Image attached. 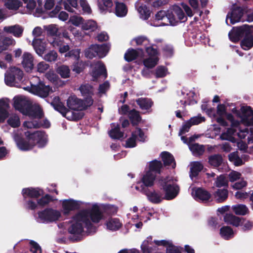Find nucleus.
Instances as JSON below:
<instances>
[{
    "label": "nucleus",
    "instance_id": "1",
    "mask_svg": "<svg viewBox=\"0 0 253 253\" xmlns=\"http://www.w3.org/2000/svg\"><path fill=\"white\" fill-rule=\"evenodd\" d=\"M75 217L83 220L88 232H94L95 227L91 222L97 223L102 219L103 215L98 206L93 205L90 210H83L75 214Z\"/></svg>",
    "mask_w": 253,
    "mask_h": 253
},
{
    "label": "nucleus",
    "instance_id": "2",
    "mask_svg": "<svg viewBox=\"0 0 253 253\" xmlns=\"http://www.w3.org/2000/svg\"><path fill=\"white\" fill-rule=\"evenodd\" d=\"M13 107L23 115L33 119H41L44 114L42 108L39 106H32L27 101L20 96L14 97Z\"/></svg>",
    "mask_w": 253,
    "mask_h": 253
},
{
    "label": "nucleus",
    "instance_id": "3",
    "mask_svg": "<svg viewBox=\"0 0 253 253\" xmlns=\"http://www.w3.org/2000/svg\"><path fill=\"white\" fill-rule=\"evenodd\" d=\"M157 185L158 187L164 192L165 200L169 201L173 200L179 193V186L168 176L161 177L159 178Z\"/></svg>",
    "mask_w": 253,
    "mask_h": 253
},
{
    "label": "nucleus",
    "instance_id": "4",
    "mask_svg": "<svg viewBox=\"0 0 253 253\" xmlns=\"http://www.w3.org/2000/svg\"><path fill=\"white\" fill-rule=\"evenodd\" d=\"M25 135L26 138L30 141L34 147L37 144L39 147L42 148L46 143L45 133L44 131H35L31 132V131H27L25 132Z\"/></svg>",
    "mask_w": 253,
    "mask_h": 253
},
{
    "label": "nucleus",
    "instance_id": "5",
    "mask_svg": "<svg viewBox=\"0 0 253 253\" xmlns=\"http://www.w3.org/2000/svg\"><path fill=\"white\" fill-rule=\"evenodd\" d=\"M23 77V72L20 69L13 67L9 72L5 75V83L8 86H13L15 84L20 82Z\"/></svg>",
    "mask_w": 253,
    "mask_h": 253
},
{
    "label": "nucleus",
    "instance_id": "6",
    "mask_svg": "<svg viewBox=\"0 0 253 253\" xmlns=\"http://www.w3.org/2000/svg\"><path fill=\"white\" fill-rule=\"evenodd\" d=\"M39 218L43 222L46 223L57 221L61 216L60 212L52 208H46L38 212Z\"/></svg>",
    "mask_w": 253,
    "mask_h": 253
},
{
    "label": "nucleus",
    "instance_id": "7",
    "mask_svg": "<svg viewBox=\"0 0 253 253\" xmlns=\"http://www.w3.org/2000/svg\"><path fill=\"white\" fill-rule=\"evenodd\" d=\"M31 89L33 94L42 98H45L48 96L51 87L49 85H45L43 82L40 81L37 84L32 85Z\"/></svg>",
    "mask_w": 253,
    "mask_h": 253
},
{
    "label": "nucleus",
    "instance_id": "8",
    "mask_svg": "<svg viewBox=\"0 0 253 253\" xmlns=\"http://www.w3.org/2000/svg\"><path fill=\"white\" fill-rule=\"evenodd\" d=\"M142 193L145 195L148 200L154 204H160L163 200H165L163 194L160 191H156L154 189H150L149 188L144 189Z\"/></svg>",
    "mask_w": 253,
    "mask_h": 253
},
{
    "label": "nucleus",
    "instance_id": "9",
    "mask_svg": "<svg viewBox=\"0 0 253 253\" xmlns=\"http://www.w3.org/2000/svg\"><path fill=\"white\" fill-rule=\"evenodd\" d=\"M144 56V51L142 48L133 49L129 48L124 55V59L128 62H131L138 58H143Z\"/></svg>",
    "mask_w": 253,
    "mask_h": 253
},
{
    "label": "nucleus",
    "instance_id": "10",
    "mask_svg": "<svg viewBox=\"0 0 253 253\" xmlns=\"http://www.w3.org/2000/svg\"><path fill=\"white\" fill-rule=\"evenodd\" d=\"M156 177V175L150 171H148L143 175L141 179L142 184L140 187L141 193L143 192L144 189L149 188L154 185Z\"/></svg>",
    "mask_w": 253,
    "mask_h": 253
},
{
    "label": "nucleus",
    "instance_id": "11",
    "mask_svg": "<svg viewBox=\"0 0 253 253\" xmlns=\"http://www.w3.org/2000/svg\"><path fill=\"white\" fill-rule=\"evenodd\" d=\"M43 191L38 187L25 188H23L22 191V194L24 200H25L27 197L37 199L41 196L43 195Z\"/></svg>",
    "mask_w": 253,
    "mask_h": 253
},
{
    "label": "nucleus",
    "instance_id": "12",
    "mask_svg": "<svg viewBox=\"0 0 253 253\" xmlns=\"http://www.w3.org/2000/svg\"><path fill=\"white\" fill-rule=\"evenodd\" d=\"M74 221L68 228V232L73 235H81L84 232V227L83 226V220L76 218L75 215L72 217Z\"/></svg>",
    "mask_w": 253,
    "mask_h": 253
},
{
    "label": "nucleus",
    "instance_id": "13",
    "mask_svg": "<svg viewBox=\"0 0 253 253\" xmlns=\"http://www.w3.org/2000/svg\"><path fill=\"white\" fill-rule=\"evenodd\" d=\"M63 214L67 215L71 211L78 210L80 208V204L77 201L73 199L65 200L62 202Z\"/></svg>",
    "mask_w": 253,
    "mask_h": 253
},
{
    "label": "nucleus",
    "instance_id": "14",
    "mask_svg": "<svg viewBox=\"0 0 253 253\" xmlns=\"http://www.w3.org/2000/svg\"><path fill=\"white\" fill-rule=\"evenodd\" d=\"M193 194L196 201L200 200L204 203L209 202L211 197V195L209 191L201 187L196 188L193 192Z\"/></svg>",
    "mask_w": 253,
    "mask_h": 253
},
{
    "label": "nucleus",
    "instance_id": "15",
    "mask_svg": "<svg viewBox=\"0 0 253 253\" xmlns=\"http://www.w3.org/2000/svg\"><path fill=\"white\" fill-rule=\"evenodd\" d=\"M244 9L240 6L234 7L231 12H229L226 16V19L229 18L230 23L234 24L240 21L241 18L244 14Z\"/></svg>",
    "mask_w": 253,
    "mask_h": 253
},
{
    "label": "nucleus",
    "instance_id": "16",
    "mask_svg": "<svg viewBox=\"0 0 253 253\" xmlns=\"http://www.w3.org/2000/svg\"><path fill=\"white\" fill-rule=\"evenodd\" d=\"M15 141L17 147L21 151H28L34 148L33 145L27 138L25 139L20 136H16L15 137Z\"/></svg>",
    "mask_w": 253,
    "mask_h": 253
},
{
    "label": "nucleus",
    "instance_id": "17",
    "mask_svg": "<svg viewBox=\"0 0 253 253\" xmlns=\"http://www.w3.org/2000/svg\"><path fill=\"white\" fill-rule=\"evenodd\" d=\"M50 105L54 110L59 112L63 117L66 118V114L69 111L61 101L59 96H55L50 103Z\"/></svg>",
    "mask_w": 253,
    "mask_h": 253
},
{
    "label": "nucleus",
    "instance_id": "18",
    "mask_svg": "<svg viewBox=\"0 0 253 253\" xmlns=\"http://www.w3.org/2000/svg\"><path fill=\"white\" fill-rule=\"evenodd\" d=\"M83 100L77 98L76 96H70L67 101L68 107L73 110H82Z\"/></svg>",
    "mask_w": 253,
    "mask_h": 253
},
{
    "label": "nucleus",
    "instance_id": "19",
    "mask_svg": "<svg viewBox=\"0 0 253 253\" xmlns=\"http://www.w3.org/2000/svg\"><path fill=\"white\" fill-rule=\"evenodd\" d=\"M22 58V64L26 71H32L34 68V58L32 54L28 52H25L23 54Z\"/></svg>",
    "mask_w": 253,
    "mask_h": 253
},
{
    "label": "nucleus",
    "instance_id": "20",
    "mask_svg": "<svg viewBox=\"0 0 253 253\" xmlns=\"http://www.w3.org/2000/svg\"><path fill=\"white\" fill-rule=\"evenodd\" d=\"M101 76H103L106 78L107 76V73L105 65L101 61H99V65L92 71L93 81H96Z\"/></svg>",
    "mask_w": 253,
    "mask_h": 253
},
{
    "label": "nucleus",
    "instance_id": "21",
    "mask_svg": "<svg viewBox=\"0 0 253 253\" xmlns=\"http://www.w3.org/2000/svg\"><path fill=\"white\" fill-rule=\"evenodd\" d=\"M161 156L164 166L172 165V168H175L176 163L173 156L171 153L167 151H164L161 153Z\"/></svg>",
    "mask_w": 253,
    "mask_h": 253
},
{
    "label": "nucleus",
    "instance_id": "22",
    "mask_svg": "<svg viewBox=\"0 0 253 253\" xmlns=\"http://www.w3.org/2000/svg\"><path fill=\"white\" fill-rule=\"evenodd\" d=\"M242 220L244 221L245 218L236 216L231 213H226L224 216V221L225 223L236 227L240 225Z\"/></svg>",
    "mask_w": 253,
    "mask_h": 253
},
{
    "label": "nucleus",
    "instance_id": "23",
    "mask_svg": "<svg viewBox=\"0 0 253 253\" xmlns=\"http://www.w3.org/2000/svg\"><path fill=\"white\" fill-rule=\"evenodd\" d=\"M240 40L243 38L246 37L253 32V27L247 24L243 25L242 26L237 27L235 30Z\"/></svg>",
    "mask_w": 253,
    "mask_h": 253
},
{
    "label": "nucleus",
    "instance_id": "24",
    "mask_svg": "<svg viewBox=\"0 0 253 253\" xmlns=\"http://www.w3.org/2000/svg\"><path fill=\"white\" fill-rule=\"evenodd\" d=\"M128 117L133 126H137L142 121V117L140 115V112L135 109L130 111Z\"/></svg>",
    "mask_w": 253,
    "mask_h": 253
},
{
    "label": "nucleus",
    "instance_id": "25",
    "mask_svg": "<svg viewBox=\"0 0 253 253\" xmlns=\"http://www.w3.org/2000/svg\"><path fill=\"white\" fill-rule=\"evenodd\" d=\"M3 31L7 33L12 34L16 37L19 38L22 35L23 29L19 25H15L14 26L4 27Z\"/></svg>",
    "mask_w": 253,
    "mask_h": 253
},
{
    "label": "nucleus",
    "instance_id": "26",
    "mask_svg": "<svg viewBox=\"0 0 253 253\" xmlns=\"http://www.w3.org/2000/svg\"><path fill=\"white\" fill-rule=\"evenodd\" d=\"M137 104L140 109L142 110H149L153 105V102L151 99L148 98L140 97L136 100Z\"/></svg>",
    "mask_w": 253,
    "mask_h": 253
},
{
    "label": "nucleus",
    "instance_id": "27",
    "mask_svg": "<svg viewBox=\"0 0 253 253\" xmlns=\"http://www.w3.org/2000/svg\"><path fill=\"white\" fill-rule=\"evenodd\" d=\"M112 129L109 131L110 136L114 139H119L124 136V133L120 130V126L119 124L115 123L111 124Z\"/></svg>",
    "mask_w": 253,
    "mask_h": 253
},
{
    "label": "nucleus",
    "instance_id": "28",
    "mask_svg": "<svg viewBox=\"0 0 253 253\" xmlns=\"http://www.w3.org/2000/svg\"><path fill=\"white\" fill-rule=\"evenodd\" d=\"M213 196L217 203H223L228 197V191L226 189H218L214 192Z\"/></svg>",
    "mask_w": 253,
    "mask_h": 253
},
{
    "label": "nucleus",
    "instance_id": "29",
    "mask_svg": "<svg viewBox=\"0 0 253 253\" xmlns=\"http://www.w3.org/2000/svg\"><path fill=\"white\" fill-rule=\"evenodd\" d=\"M128 9L125 3L116 1L115 2V14L119 17H123L126 15Z\"/></svg>",
    "mask_w": 253,
    "mask_h": 253
},
{
    "label": "nucleus",
    "instance_id": "30",
    "mask_svg": "<svg viewBox=\"0 0 253 253\" xmlns=\"http://www.w3.org/2000/svg\"><path fill=\"white\" fill-rule=\"evenodd\" d=\"M223 158L221 155L213 154L209 156L208 162L209 164L214 168H217L220 166L223 163Z\"/></svg>",
    "mask_w": 253,
    "mask_h": 253
},
{
    "label": "nucleus",
    "instance_id": "31",
    "mask_svg": "<svg viewBox=\"0 0 253 253\" xmlns=\"http://www.w3.org/2000/svg\"><path fill=\"white\" fill-rule=\"evenodd\" d=\"M94 49L97 52V56L100 58L104 57L109 50V46L106 43L102 44H93Z\"/></svg>",
    "mask_w": 253,
    "mask_h": 253
},
{
    "label": "nucleus",
    "instance_id": "32",
    "mask_svg": "<svg viewBox=\"0 0 253 253\" xmlns=\"http://www.w3.org/2000/svg\"><path fill=\"white\" fill-rule=\"evenodd\" d=\"M204 166L200 162H194L192 163L190 171V177L191 178L197 177L200 171L203 169Z\"/></svg>",
    "mask_w": 253,
    "mask_h": 253
},
{
    "label": "nucleus",
    "instance_id": "33",
    "mask_svg": "<svg viewBox=\"0 0 253 253\" xmlns=\"http://www.w3.org/2000/svg\"><path fill=\"white\" fill-rule=\"evenodd\" d=\"M189 149L195 156H201L205 151V148L203 145L196 143L189 145Z\"/></svg>",
    "mask_w": 253,
    "mask_h": 253
},
{
    "label": "nucleus",
    "instance_id": "34",
    "mask_svg": "<svg viewBox=\"0 0 253 253\" xmlns=\"http://www.w3.org/2000/svg\"><path fill=\"white\" fill-rule=\"evenodd\" d=\"M241 46L244 50H249L253 46V37L252 34L243 38L241 42Z\"/></svg>",
    "mask_w": 253,
    "mask_h": 253
},
{
    "label": "nucleus",
    "instance_id": "35",
    "mask_svg": "<svg viewBox=\"0 0 253 253\" xmlns=\"http://www.w3.org/2000/svg\"><path fill=\"white\" fill-rule=\"evenodd\" d=\"M163 166V164L160 161L153 160L150 163L149 171H152L153 173L155 172L156 173L160 174Z\"/></svg>",
    "mask_w": 253,
    "mask_h": 253
},
{
    "label": "nucleus",
    "instance_id": "36",
    "mask_svg": "<svg viewBox=\"0 0 253 253\" xmlns=\"http://www.w3.org/2000/svg\"><path fill=\"white\" fill-rule=\"evenodd\" d=\"M79 90L84 97L92 96L93 94V87L88 84H82L79 87Z\"/></svg>",
    "mask_w": 253,
    "mask_h": 253
},
{
    "label": "nucleus",
    "instance_id": "37",
    "mask_svg": "<svg viewBox=\"0 0 253 253\" xmlns=\"http://www.w3.org/2000/svg\"><path fill=\"white\" fill-rule=\"evenodd\" d=\"M232 209L237 215H245L249 211L247 206L243 204L234 205L232 207Z\"/></svg>",
    "mask_w": 253,
    "mask_h": 253
},
{
    "label": "nucleus",
    "instance_id": "38",
    "mask_svg": "<svg viewBox=\"0 0 253 253\" xmlns=\"http://www.w3.org/2000/svg\"><path fill=\"white\" fill-rule=\"evenodd\" d=\"M82 28L84 30H90L91 32L95 31L97 28V23L93 20L84 21Z\"/></svg>",
    "mask_w": 253,
    "mask_h": 253
},
{
    "label": "nucleus",
    "instance_id": "39",
    "mask_svg": "<svg viewBox=\"0 0 253 253\" xmlns=\"http://www.w3.org/2000/svg\"><path fill=\"white\" fill-rule=\"evenodd\" d=\"M107 228L112 231H116L122 226V224L118 218H111L107 223Z\"/></svg>",
    "mask_w": 253,
    "mask_h": 253
},
{
    "label": "nucleus",
    "instance_id": "40",
    "mask_svg": "<svg viewBox=\"0 0 253 253\" xmlns=\"http://www.w3.org/2000/svg\"><path fill=\"white\" fill-rule=\"evenodd\" d=\"M174 5L172 8L167 11V18L171 25L174 26L177 24V19L176 18V13H174Z\"/></svg>",
    "mask_w": 253,
    "mask_h": 253
},
{
    "label": "nucleus",
    "instance_id": "41",
    "mask_svg": "<svg viewBox=\"0 0 253 253\" xmlns=\"http://www.w3.org/2000/svg\"><path fill=\"white\" fill-rule=\"evenodd\" d=\"M138 11L140 14V18L144 20H148L150 17L151 11L145 5L140 6L138 8Z\"/></svg>",
    "mask_w": 253,
    "mask_h": 253
},
{
    "label": "nucleus",
    "instance_id": "42",
    "mask_svg": "<svg viewBox=\"0 0 253 253\" xmlns=\"http://www.w3.org/2000/svg\"><path fill=\"white\" fill-rule=\"evenodd\" d=\"M56 72L62 78L66 79L70 77V70L66 65H63L59 66Z\"/></svg>",
    "mask_w": 253,
    "mask_h": 253
},
{
    "label": "nucleus",
    "instance_id": "43",
    "mask_svg": "<svg viewBox=\"0 0 253 253\" xmlns=\"http://www.w3.org/2000/svg\"><path fill=\"white\" fill-rule=\"evenodd\" d=\"M54 201L53 197L49 194H46L42 196L37 201V204L41 207H43L47 205L51 202Z\"/></svg>",
    "mask_w": 253,
    "mask_h": 253
},
{
    "label": "nucleus",
    "instance_id": "44",
    "mask_svg": "<svg viewBox=\"0 0 253 253\" xmlns=\"http://www.w3.org/2000/svg\"><path fill=\"white\" fill-rule=\"evenodd\" d=\"M174 9L175 11L174 13H176L177 16V24L179 22H184L187 20V17L180 7L177 5H174Z\"/></svg>",
    "mask_w": 253,
    "mask_h": 253
},
{
    "label": "nucleus",
    "instance_id": "45",
    "mask_svg": "<svg viewBox=\"0 0 253 253\" xmlns=\"http://www.w3.org/2000/svg\"><path fill=\"white\" fill-rule=\"evenodd\" d=\"M5 5L8 9L17 10L21 6L22 2L19 0H7Z\"/></svg>",
    "mask_w": 253,
    "mask_h": 253
},
{
    "label": "nucleus",
    "instance_id": "46",
    "mask_svg": "<svg viewBox=\"0 0 253 253\" xmlns=\"http://www.w3.org/2000/svg\"><path fill=\"white\" fill-rule=\"evenodd\" d=\"M137 45H141L144 46V48L150 45V41L148 39L143 36H138L134 39Z\"/></svg>",
    "mask_w": 253,
    "mask_h": 253
},
{
    "label": "nucleus",
    "instance_id": "47",
    "mask_svg": "<svg viewBox=\"0 0 253 253\" xmlns=\"http://www.w3.org/2000/svg\"><path fill=\"white\" fill-rule=\"evenodd\" d=\"M158 60V57L152 58L149 57L143 60V64L145 67L152 69L157 64Z\"/></svg>",
    "mask_w": 253,
    "mask_h": 253
},
{
    "label": "nucleus",
    "instance_id": "48",
    "mask_svg": "<svg viewBox=\"0 0 253 253\" xmlns=\"http://www.w3.org/2000/svg\"><path fill=\"white\" fill-rule=\"evenodd\" d=\"M228 180L223 174H221L216 177L214 185L216 187L220 188L223 186H228Z\"/></svg>",
    "mask_w": 253,
    "mask_h": 253
},
{
    "label": "nucleus",
    "instance_id": "49",
    "mask_svg": "<svg viewBox=\"0 0 253 253\" xmlns=\"http://www.w3.org/2000/svg\"><path fill=\"white\" fill-rule=\"evenodd\" d=\"M220 234L222 237L228 239L233 234V229L229 226H223L220 229Z\"/></svg>",
    "mask_w": 253,
    "mask_h": 253
},
{
    "label": "nucleus",
    "instance_id": "50",
    "mask_svg": "<svg viewBox=\"0 0 253 253\" xmlns=\"http://www.w3.org/2000/svg\"><path fill=\"white\" fill-rule=\"evenodd\" d=\"M145 49L146 53L150 56V57H157L159 52L157 48L154 47V45H151L150 44V45L147 46L145 48Z\"/></svg>",
    "mask_w": 253,
    "mask_h": 253
},
{
    "label": "nucleus",
    "instance_id": "51",
    "mask_svg": "<svg viewBox=\"0 0 253 253\" xmlns=\"http://www.w3.org/2000/svg\"><path fill=\"white\" fill-rule=\"evenodd\" d=\"M242 115L248 119V117H251L253 119V110L250 106H243L241 108Z\"/></svg>",
    "mask_w": 253,
    "mask_h": 253
},
{
    "label": "nucleus",
    "instance_id": "52",
    "mask_svg": "<svg viewBox=\"0 0 253 253\" xmlns=\"http://www.w3.org/2000/svg\"><path fill=\"white\" fill-rule=\"evenodd\" d=\"M137 135L134 132H132L131 136L126 141V147L127 148H133L136 146V139Z\"/></svg>",
    "mask_w": 253,
    "mask_h": 253
},
{
    "label": "nucleus",
    "instance_id": "53",
    "mask_svg": "<svg viewBox=\"0 0 253 253\" xmlns=\"http://www.w3.org/2000/svg\"><path fill=\"white\" fill-rule=\"evenodd\" d=\"M8 124L11 127L15 128L20 126V119L18 116H14L10 117L7 120Z\"/></svg>",
    "mask_w": 253,
    "mask_h": 253
},
{
    "label": "nucleus",
    "instance_id": "54",
    "mask_svg": "<svg viewBox=\"0 0 253 253\" xmlns=\"http://www.w3.org/2000/svg\"><path fill=\"white\" fill-rule=\"evenodd\" d=\"M57 53L54 50H51L44 55V59L46 61L51 62L55 61L57 59Z\"/></svg>",
    "mask_w": 253,
    "mask_h": 253
},
{
    "label": "nucleus",
    "instance_id": "55",
    "mask_svg": "<svg viewBox=\"0 0 253 253\" xmlns=\"http://www.w3.org/2000/svg\"><path fill=\"white\" fill-rule=\"evenodd\" d=\"M93 103V100L92 96H85L84 99L83 100V107H82V110H85L88 107H90Z\"/></svg>",
    "mask_w": 253,
    "mask_h": 253
},
{
    "label": "nucleus",
    "instance_id": "56",
    "mask_svg": "<svg viewBox=\"0 0 253 253\" xmlns=\"http://www.w3.org/2000/svg\"><path fill=\"white\" fill-rule=\"evenodd\" d=\"M93 44L91 45L89 47L85 50V55L87 58L92 59L97 56V52H95Z\"/></svg>",
    "mask_w": 253,
    "mask_h": 253
},
{
    "label": "nucleus",
    "instance_id": "57",
    "mask_svg": "<svg viewBox=\"0 0 253 253\" xmlns=\"http://www.w3.org/2000/svg\"><path fill=\"white\" fill-rule=\"evenodd\" d=\"M80 51L79 49H74L66 53V57H69L78 60L80 58Z\"/></svg>",
    "mask_w": 253,
    "mask_h": 253
},
{
    "label": "nucleus",
    "instance_id": "58",
    "mask_svg": "<svg viewBox=\"0 0 253 253\" xmlns=\"http://www.w3.org/2000/svg\"><path fill=\"white\" fill-rule=\"evenodd\" d=\"M192 126L191 124L188 121L184 122L182 125V127L180 129V130L178 133V135H182L185 134L186 132H187L189 131L190 127Z\"/></svg>",
    "mask_w": 253,
    "mask_h": 253
},
{
    "label": "nucleus",
    "instance_id": "59",
    "mask_svg": "<svg viewBox=\"0 0 253 253\" xmlns=\"http://www.w3.org/2000/svg\"><path fill=\"white\" fill-rule=\"evenodd\" d=\"M167 68L163 66H158L156 70V76L157 78H163L166 76Z\"/></svg>",
    "mask_w": 253,
    "mask_h": 253
},
{
    "label": "nucleus",
    "instance_id": "60",
    "mask_svg": "<svg viewBox=\"0 0 253 253\" xmlns=\"http://www.w3.org/2000/svg\"><path fill=\"white\" fill-rule=\"evenodd\" d=\"M163 51L164 55L167 57H170L173 54L174 50L172 46L166 45L163 47Z\"/></svg>",
    "mask_w": 253,
    "mask_h": 253
},
{
    "label": "nucleus",
    "instance_id": "61",
    "mask_svg": "<svg viewBox=\"0 0 253 253\" xmlns=\"http://www.w3.org/2000/svg\"><path fill=\"white\" fill-rule=\"evenodd\" d=\"M30 244L31 246L30 251L32 252L33 253H42V249L37 242L31 240L30 242Z\"/></svg>",
    "mask_w": 253,
    "mask_h": 253
},
{
    "label": "nucleus",
    "instance_id": "62",
    "mask_svg": "<svg viewBox=\"0 0 253 253\" xmlns=\"http://www.w3.org/2000/svg\"><path fill=\"white\" fill-rule=\"evenodd\" d=\"M25 203L24 204L25 208L27 210H35L37 208V204L35 202L32 200H24Z\"/></svg>",
    "mask_w": 253,
    "mask_h": 253
},
{
    "label": "nucleus",
    "instance_id": "63",
    "mask_svg": "<svg viewBox=\"0 0 253 253\" xmlns=\"http://www.w3.org/2000/svg\"><path fill=\"white\" fill-rule=\"evenodd\" d=\"M72 24L76 26H79L84 22V19L81 16H74L70 19Z\"/></svg>",
    "mask_w": 253,
    "mask_h": 253
},
{
    "label": "nucleus",
    "instance_id": "64",
    "mask_svg": "<svg viewBox=\"0 0 253 253\" xmlns=\"http://www.w3.org/2000/svg\"><path fill=\"white\" fill-rule=\"evenodd\" d=\"M80 3L84 12L88 14L91 13V8L86 0H80Z\"/></svg>",
    "mask_w": 253,
    "mask_h": 253
}]
</instances>
